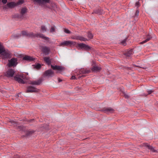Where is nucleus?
Here are the masks:
<instances>
[{
    "label": "nucleus",
    "instance_id": "obj_1",
    "mask_svg": "<svg viewBox=\"0 0 158 158\" xmlns=\"http://www.w3.org/2000/svg\"><path fill=\"white\" fill-rule=\"evenodd\" d=\"M21 34L24 36L31 38H40L48 42L49 40V38L45 36L44 34L40 33L34 34L32 32H28L27 31H22Z\"/></svg>",
    "mask_w": 158,
    "mask_h": 158
},
{
    "label": "nucleus",
    "instance_id": "obj_2",
    "mask_svg": "<svg viewBox=\"0 0 158 158\" xmlns=\"http://www.w3.org/2000/svg\"><path fill=\"white\" fill-rule=\"evenodd\" d=\"M2 54V57L3 59L10 58L11 57L10 52L6 51L4 46L0 42V54Z\"/></svg>",
    "mask_w": 158,
    "mask_h": 158
},
{
    "label": "nucleus",
    "instance_id": "obj_3",
    "mask_svg": "<svg viewBox=\"0 0 158 158\" xmlns=\"http://www.w3.org/2000/svg\"><path fill=\"white\" fill-rule=\"evenodd\" d=\"M18 64L17 58H12L10 60H9L8 66L9 67H15Z\"/></svg>",
    "mask_w": 158,
    "mask_h": 158
},
{
    "label": "nucleus",
    "instance_id": "obj_4",
    "mask_svg": "<svg viewBox=\"0 0 158 158\" xmlns=\"http://www.w3.org/2000/svg\"><path fill=\"white\" fill-rule=\"evenodd\" d=\"M15 71L14 69H9L4 73V76L7 77H13Z\"/></svg>",
    "mask_w": 158,
    "mask_h": 158
},
{
    "label": "nucleus",
    "instance_id": "obj_5",
    "mask_svg": "<svg viewBox=\"0 0 158 158\" xmlns=\"http://www.w3.org/2000/svg\"><path fill=\"white\" fill-rule=\"evenodd\" d=\"M76 44V42H73L70 40L64 41L60 44V45L61 46H68L74 45Z\"/></svg>",
    "mask_w": 158,
    "mask_h": 158
},
{
    "label": "nucleus",
    "instance_id": "obj_6",
    "mask_svg": "<svg viewBox=\"0 0 158 158\" xmlns=\"http://www.w3.org/2000/svg\"><path fill=\"white\" fill-rule=\"evenodd\" d=\"M42 51L45 55H48L50 52V48L49 47L46 46H42L41 47Z\"/></svg>",
    "mask_w": 158,
    "mask_h": 158
},
{
    "label": "nucleus",
    "instance_id": "obj_7",
    "mask_svg": "<svg viewBox=\"0 0 158 158\" xmlns=\"http://www.w3.org/2000/svg\"><path fill=\"white\" fill-rule=\"evenodd\" d=\"M77 71V72H78L77 73V74L82 75L84 74L89 73L90 72V70L85 69H79L78 70H75V71Z\"/></svg>",
    "mask_w": 158,
    "mask_h": 158
},
{
    "label": "nucleus",
    "instance_id": "obj_8",
    "mask_svg": "<svg viewBox=\"0 0 158 158\" xmlns=\"http://www.w3.org/2000/svg\"><path fill=\"white\" fill-rule=\"evenodd\" d=\"M78 47L81 49H84L86 50H89L91 49L90 46L84 43H80L78 44Z\"/></svg>",
    "mask_w": 158,
    "mask_h": 158
},
{
    "label": "nucleus",
    "instance_id": "obj_9",
    "mask_svg": "<svg viewBox=\"0 0 158 158\" xmlns=\"http://www.w3.org/2000/svg\"><path fill=\"white\" fill-rule=\"evenodd\" d=\"M38 89L31 86H28L26 91V93L36 92L38 91Z\"/></svg>",
    "mask_w": 158,
    "mask_h": 158
},
{
    "label": "nucleus",
    "instance_id": "obj_10",
    "mask_svg": "<svg viewBox=\"0 0 158 158\" xmlns=\"http://www.w3.org/2000/svg\"><path fill=\"white\" fill-rule=\"evenodd\" d=\"M16 6V2H11L7 3L6 5H5L3 6V9H6L7 7L9 8H13Z\"/></svg>",
    "mask_w": 158,
    "mask_h": 158
},
{
    "label": "nucleus",
    "instance_id": "obj_11",
    "mask_svg": "<svg viewBox=\"0 0 158 158\" xmlns=\"http://www.w3.org/2000/svg\"><path fill=\"white\" fill-rule=\"evenodd\" d=\"M54 72L52 69H49L46 71L44 73V77H51L53 76Z\"/></svg>",
    "mask_w": 158,
    "mask_h": 158
},
{
    "label": "nucleus",
    "instance_id": "obj_12",
    "mask_svg": "<svg viewBox=\"0 0 158 158\" xmlns=\"http://www.w3.org/2000/svg\"><path fill=\"white\" fill-rule=\"evenodd\" d=\"M33 1L37 3L41 6H42L43 5L46 3H49L50 2V0H33Z\"/></svg>",
    "mask_w": 158,
    "mask_h": 158
},
{
    "label": "nucleus",
    "instance_id": "obj_13",
    "mask_svg": "<svg viewBox=\"0 0 158 158\" xmlns=\"http://www.w3.org/2000/svg\"><path fill=\"white\" fill-rule=\"evenodd\" d=\"M114 110L111 107H107L104 108L103 111L105 113L109 114L112 113L114 112Z\"/></svg>",
    "mask_w": 158,
    "mask_h": 158
},
{
    "label": "nucleus",
    "instance_id": "obj_14",
    "mask_svg": "<svg viewBox=\"0 0 158 158\" xmlns=\"http://www.w3.org/2000/svg\"><path fill=\"white\" fill-rule=\"evenodd\" d=\"M23 60H27L29 62H31L34 61L35 59L33 57L28 56H26L23 58Z\"/></svg>",
    "mask_w": 158,
    "mask_h": 158
},
{
    "label": "nucleus",
    "instance_id": "obj_15",
    "mask_svg": "<svg viewBox=\"0 0 158 158\" xmlns=\"http://www.w3.org/2000/svg\"><path fill=\"white\" fill-rule=\"evenodd\" d=\"M101 69L100 66H94L91 69V70L94 72H99Z\"/></svg>",
    "mask_w": 158,
    "mask_h": 158
},
{
    "label": "nucleus",
    "instance_id": "obj_16",
    "mask_svg": "<svg viewBox=\"0 0 158 158\" xmlns=\"http://www.w3.org/2000/svg\"><path fill=\"white\" fill-rule=\"evenodd\" d=\"M51 68L54 70H57L60 71H62L64 69V67L60 66H53L52 65H51Z\"/></svg>",
    "mask_w": 158,
    "mask_h": 158
},
{
    "label": "nucleus",
    "instance_id": "obj_17",
    "mask_svg": "<svg viewBox=\"0 0 158 158\" xmlns=\"http://www.w3.org/2000/svg\"><path fill=\"white\" fill-rule=\"evenodd\" d=\"M42 82V80L41 79H39L37 81H30V84L32 85H38L40 84Z\"/></svg>",
    "mask_w": 158,
    "mask_h": 158
},
{
    "label": "nucleus",
    "instance_id": "obj_18",
    "mask_svg": "<svg viewBox=\"0 0 158 158\" xmlns=\"http://www.w3.org/2000/svg\"><path fill=\"white\" fill-rule=\"evenodd\" d=\"M27 9L26 7H23L21 9L20 11V15L22 16L23 17L24 14L27 12Z\"/></svg>",
    "mask_w": 158,
    "mask_h": 158
},
{
    "label": "nucleus",
    "instance_id": "obj_19",
    "mask_svg": "<svg viewBox=\"0 0 158 158\" xmlns=\"http://www.w3.org/2000/svg\"><path fill=\"white\" fill-rule=\"evenodd\" d=\"M15 80L17 81L19 83L21 84H25V82L21 78H20L19 77L15 76L14 77Z\"/></svg>",
    "mask_w": 158,
    "mask_h": 158
},
{
    "label": "nucleus",
    "instance_id": "obj_20",
    "mask_svg": "<svg viewBox=\"0 0 158 158\" xmlns=\"http://www.w3.org/2000/svg\"><path fill=\"white\" fill-rule=\"evenodd\" d=\"M152 38V37L151 35H148L147 36V38L146 39L143 41L141 42H140V44H143L148 41H149V40H151V39Z\"/></svg>",
    "mask_w": 158,
    "mask_h": 158
},
{
    "label": "nucleus",
    "instance_id": "obj_21",
    "mask_svg": "<svg viewBox=\"0 0 158 158\" xmlns=\"http://www.w3.org/2000/svg\"><path fill=\"white\" fill-rule=\"evenodd\" d=\"M133 53V50L132 49H131L129 50H128L127 52H126L124 53V55H125L126 56L129 57Z\"/></svg>",
    "mask_w": 158,
    "mask_h": 158
},
{
    "label": "nucleus",
    "instance_id": "obj_22",
    "mask_svg": "<svg viewBox=\"0 0 158 158\" xmlns=\"http://www.w3.org/2000/svg\"><path fill=\"white\" fill-rule=\"evenodd\" d=\"M44 60L48 65H49L51 64V60L49 57H44Z\"/></svg>",
    "mask_w": 158,
    "mask_h": 158
},
{
    "label": "nucleus",
    "instance_id": "obj_23",
    "mask_svg": "<svg viewBox=\"0 0 158 158\" xmlns=\"http://www.w3.org/2000/svg\"><path fill=\"white\" fill-rule=\"evenodd\" d=\"M12 17L14 19H22L23 18L20 15L18 14H15L12 15Z\"/></svg>",
    "mask_w": 158,
    "mask_h": 158
},
{
    "label": "nucleus",
    "instance_id": "obj_24",
    "mask_svg": "<svg viewBox=\"0 0 158 158\" xmlns=\"http://www.w3.org/2000/svg\"><path fill=\"white\" fill-rule=\"evenodd\" d=\"M145 146L147 148H148V149H150L151 151L152 152H154L156 151V150L154 149L153 147L152 146H151L150 145H148L147 143H145Z\"/></svg>",
    "mask_w": 158,
    "mask_h": 158
},
{
    "label": "nucleus",
    "instance_id": "obj_25",
    "mask_svg": "<svg viewBox=\"0 0 158 158\" xmlns=\"http://www.w3.org/2000/svg\"><path fill=\"white\" fill-rule=\"evenodd\" d=\"M41 31L43 33H44L46 31L47 28L44 25H42L41 27Z\"/></svg>",
    "mask_w": 158,
    "mask_h": 158
},
{
    "label": "nucleus",
    "instance_id": "obj_26",
    "mask_svg": "<svg viewBox=\"0 0 158 158\" xmlns=\"http://www.w3.org/2000/svg\"><path fill=\"white\" fill-rule=\"evenodd\" d=\"M78 40H80L81 41H85L88 40L86 38H85L83 36H80L79 35Z\"/></svg>",
    "mask_w": 158,
    "mask_h": 158
},
{
    "label": "nucleus",
    "instance_id": "obj_27",
    "mask_svg": "<svg viewBox=\"0 0 158 158\" xmlns=\"http://www.w3.org/2000/svg\"><path fill=\"white\" fill-rule=\"evenodd\" d=\"M24 2V1L23 0H19L18 2H16V6L22 5L23 3Z\"/></svg>",
    "mask_w": 158,
    "mask_h": 158
},
{
    "label": "nucleus",
    "instance_id": "obj_28",
    "mask_svg": "<svg viewBox=\"0 0 158 158\" xmlns=\"http://www.w3.org/2000/svg\"><path fill=\"white\" fill-rule=\"evenodd\" d=\"M34 132H35V131L33 130H31V131L30 130V131H27L26 132V136H29V135H31V134H32V133H34Z\"/></svg>",
    "mask_w": 158,
    "mask_h": 158
},
{
    "label": "nucleus",
    "instance_id": "obj_29",
    "mask_svg": "<svg viewBox=\"0 0 158 158\" xmlns=\"http://www.w3.org/2000/svg\"><path fill=\"white\" fill-rule=\"evenodd\" d=\"M84 76L83 75H79V76H77V77H75V76H72L71 77V79H77V78H78V79H79L81 77H84Z\"/></svg>",
    "mask_w": 158,
    "mask_h": 158
},
{
    "label": "nucleus",
    "instance_id": "obj_30",
    "mask_svg": "<svg viewBox=\"0 0 158 158\" xmlns=\"http://www.w3.org/2000/svg\"><path fill=\"white\" fill-rule=\"evenodd\" d=\"M87 36L88 38L90 39H92L93 37V34L90 32L88 33Z\"/></svg>",
    "mask_w": 158,
    "mask_h": 158
},
{
    "label": "nucleus",
    "instance_id": "obj_31",
    "mask_svg": "<svg viewBox=\"0 0 158 158\" xmlns=\"http://www.w3.org/2000/svg\"><path fill=\"white\" fill-rule=\"evenodd\" d=\"M56 31V29L55 26L51 27L50 30V32L51 33H53L55 32Z\"/></svg>",
    "mask_w": 158,
    "mask_h": 158
},
{
    "label": "nucleus",
    "instance_id": "obj_32",
    "mask_svg": "<svg viewBox=\"0 0 158 158\" xmlns=\"http://www.w3.org/2000/svg\"><path fill=\"white\" fill-rule=\"evenodd\" d=\"M127 40V39H125L122 41L121 42V44L123 46H125L126 45V41Z\"/></svg>",
    "mask_w": 158,
    "mask_h": 158
},
{
    "label": "nucleus",
    "instance_id": "obj_33",
    "mask_svg": "<svg viewBox=\"0 0 158 158\" xmlns=\"http://www.w3.org/2000/svg\"><path fill=\"white\" fill-rule=\"evenodd\" d=\"M79 35H73L71 37V38L72 39L78 40Z\"/></svg>",
    "mask_w": 158,
    "mask_h": 158
},
{
    "label": "nucleus",
    "instance_id": "obj_34",
    "mask_svg": "<svg viewBox=\"0 0 158 158\" xmlns=\"http://www.w3.org/2000/svg\"><path fill=\"white\" fill-rule=\"evenodd\" d=\"M139 10H136V12L135 13V15H134V17H138L139 14Z\"/></svg>",
    "mask_w": 158,
    "mask_h": 158
},
{
    "label": "nucleus",
    "instance_id": "obj_35",
    "mask_svg": "<svg viewBox=\"0 0 158 158\" xmlns=\"http://www.w3.org/2000/svg\"><path fill=\"white\" fill-rule=\"evenodd\" d=\"M95 13L98 14H101L102 13V11L101 10H98L95 11Z\"/></svg>",
    "mask_w": 158,
    "mask_h": 158
},
{
    "label": "nucleus",
    "instance_id": "obj_36",
    "mask_svg": "<svg viewBox=\"0 0 158 158\" xmlns=\"http://www.w3.org/2000/svg\"><path fill=\"white\" fill-rule=\"evenodd\" d=\"M41 67V65L40 64H36L35 66V68L37 69H40Z\"/></svg>",
    "mask_w": 158,
    "mask_h": 158
},
{
    "label": "nucleus",
    "instance_id": "obj_37",
    "mask_svg": "<svg viewBox=\"0 0 158 158\" xmlns=\"http://www.w3.org/2000/svg\"><path fill=\"white\" fill-rule=\"evenodd\" d=\"M64 31L67 34H70L71 33V31L68 29H64Z\"/></svg>",
    "mask_w": 158,
    "mask_h": 158
},
{
    "label": "nucleus",
    "instance_id": "obj_38",
    "mask_svg": "<svg viewBox=\"0 0 158 158\" xmlns=\"http://www.w3.org/2000/svg\"><path fill=\"white\" fill-rule=\"evenodd\" d=\"M10 122L13 125H16L17 123V122L16 121H15L13 120H11L10 121Z\"/></svg>",
    "mask_w": 158,
    "mask_h": 158
},
{
    "label": "nucleus",
    "instance_id": "obj_39",
    "mask_svg": "<svg viewBox=\"0 0 158 158\" xmlns=\"http://www.w3.org/2000/svg\"><path fill=\"white\" fill-rule=\"evenodd\" d=\"M135 6L137 7H139V1H138L136 2L135 3Z\"/></svg>",
    "mask_w": 158,
    "mask_h": 158
},
{
    "label": "nucleus",
    "instance_id": "obj_40",
    "mask_svg": "<svg viewBox=\"0 0 158 158\" xmlns=\"http://www.w3.org/2000/svg\"><path fill=\"white\" fill-rule=\"evenodd\" d=\"M18 128L20 129V130H23L24 129V127H22L21 126H18Z\"/></svg>",
    "mask_w": 158,
    "mask_h": 158
},
{
    "label": "nucleus",
    "instance_id": "obj_41",
    "mask_svg": "<svg viewBox=\"0 0 158 158\" xmlns=\"http://www.w3.org/2000/svg\"><path fill=\"white\" fill-rule=\"evenodd\" d=\"M20 36H21V35H14V37L15 38H18Z\"/></svg>",
    "mask_w": 158,
    "mask_h": 158
},
{
    "label": "nucleus",
    "instance_id": "obj_42",
    "mask_svg": "<svg viewBox=\"0 0 158 158\" xmlns=\"http://www.w3.org/2000/svg\"><path fill=\"white\" fill-rule=\"evenodd\" d=\"M7 2V0H2V2L4 4H6Z\"/></svg>",
    "mask_w": 158,
    "mask_h": 158
},
{
    "label": "nucleus",
    "instance_id": "obj_43",
    "mask_svg": "<svg viewBox=\"0 0 158 158\" xmlns=\"http://www.w3.org/2000/svg\"><path fill=\"white\" fill-rule=\"evenodd\" d=\"M124 96L126 98H128L129 97V96L126 94H124Z\"/></svg>",
    "mask_w": 158,
    "mask_h": 158
},
{
    "label": "nucleus",
    "instance_id": "obj_44",
    "mask_svg": "<svg viewBox=\"0 0 158 158\" xmlns=\"http://www.w3.org/2000/svg\"><path fill=\"white\" fill-rule=\"evenodd\" d=\"M153 92V91L152 90H149L148 91V94H151Z\"/></svg>",
    "mask_w": 158,
    "mask_h": 158
},
{
    "label": "nucleus",
    "instance_id": "obj_45",
    "mask_svg": "<svg viewBox=\"0 0 158 158\" xmlns=\"http://www.w3.org/2000/svg\"><path fill=\"white\" fill-rule=\"evenodd\" d=\"M58 81L59 82H60L62 81L59 78H58Z\"/></svg>",
    "mask_w": 158,
    "mask_h": 158
},
{
    "label": "nucleus",
    "instance_id": "obj_46",
    "mask_svg": "<svg viewBox=\"0 0 158 158\" xmlns=\"http://www.w3.org/2000/svg\"><path fill=\"white\" fill-rule=\"evenodd\" d=\"M33 120L32 119H31V120Z\"/></svg>",
    "mask_w": 158,
    "mask_h": 158
}]
</instances>
